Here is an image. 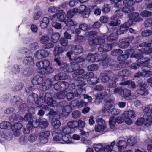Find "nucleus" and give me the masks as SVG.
<instances>
[{"label":"nucleus","mask_w":152,"mask_h":152,"mask_svg":"<svg viewBox=\"0 0 152 152\" xmlns=\"http://www.w3.org/2000/svg\"><path fill=\"white\" fill-rule=\"evenodd\" d=\"M62 138L61 139L65 142L68 143L72 142V138L69 134H62Z\"/></svg>","instance_id":"79ce46f5"},{"label":"nucleus","mask_w":152,"mask_h":152,"mask_svg":"<svg viewBox=\"0 0 152 152\" xmlns=\"http://www.w3.org/2000/svg\"><path fill=\"white\" fill-rule=\"evenodd\" d=\"M112 20L108 24L109 26H114L119 25L120 23V21L117 19L115 16H113L110 18Z\"/></svg>","instance_id":"72a5a7b5"},{"label":"nucleus","mask_w":152,"mask_h":152,"mask_svg":"<svg viewBox=\"0 0 152 152\" xmlns=\"http://www.w3.org/2000/svg\"><path fill=\"white\" fill-rule=\"evenodd\" d=\"M127 142L130 146H132L136 143L137 140L135 137L131 136L128 139Z\"/></svg>","instance_id":"13d9d810"},{"label":"nucleus","mask_w":152,"mask_h":152,"mask_svg":"<svg viewBox=\"0 0 152 152\" xmlns=\"http://www.w3.org/2000/svg\"><path fill=\"white\" fill-rule=\"evenodd\" d=\"M22 126L23 125L21 123L18 122L14 123L12 126H11V128L13 131H16L19 130Z\"/></svg>","instance_id":"a18cd8bd"},{"label":"nucleus","mask_w":152,"mask_h":152,"mask_svg":"<svg viewBox=\"0 0 152 152\" xmlns=\"http://www.w3.org/2000/svg\"><path fill=\"white\" fill-rule=\"evenodd\" d=\"M112 48V45L111 44L104 43L102 45L101 44L98 48V50L100 52H106L110 50Z\"/></svg>","instance_id":"4be33fe9"},{"label":"nucleus","mask_w":152,"mask_h":152,"mask_svg":"<svg viewBox=\"0 0 152 152\" xmlns=\"http://www.w3.org/2000/svg\"><path fill=\"white\" fill-rule=\"evenodd\" d=\"M113 99L110 98L104 100V104L102 108L103 113H105L108 111L112 107L113 104Z\"/></svg>","instance_id":"4468645a"},{"label":"nucleus","mask_w":152,"mask_h":152,"mask_svg":"<svg viewBox=\"0 0 152 152\" xmlns=\"http://www.w3.org/2000/svg\"><path fill=\"white\" fill-rule=\"evenodd\" d=\"M38 71L40 73L43 74H49L52 73L53 71V69L50 65L45 68H41L38 69Z\"/></svg>","instance_id":"bb28decb"},{"label":"nucleus","mask_w":152,"mask_h":152,"mask_svg":"<svg viewBox=\"0 0 152 152\" xmlns=\"http://www.w3.org/2000/svg\"><path fill=\"white\" fill-rule=\"evenodd\" d=\"M119 35L117 32L116 33H111L109 36H107V35L102 34L103 37L105 41V39H106L107 40L110 42L116 40L118 37V35Z\"/></svg>","instance_id":"aec40b11"},{"label":"nucleus","mask_w":152,"mask_h":152,"mask_svg":"<svg viewBox=\"0 0 152 152\" xmlns=\"http://www.w3.org/2000/svg\"><path fill=\"white\" fill-rule=\"evenodd\" d=\"M98 55H100L99 57L100 59H99V61H101V63L104 66H106L107 65V63L105 61L107 57V56L106 54H103L101 53L100 54H99Z\"/></svg>","instance_id":"37998d69"},{"label":"nucleus","mask_w":152,"mask_h":152,"mask_svg":"<svg viewBox=\"0 0 152 152\" xmlns=\"http://www.w3.org/2000/svg\"><path fill=\"white\" fill-rule=\"evenodd\" d=\"M68 77V75L66 73L63 72H60L56 74L54 77V79L57 81L64 80L67 79Z\"/></svg>","instance_id":"b1692460"},{"label":"nucleus","mask_w":152,"mask_h":152,"mask_svg":"<svg viewBox=\"0 0 152 152\" xmlns=\"http://www.w3.org/2000/svg\"><path fill=\"white\" fill-rule=\"evenodd\" d=\"M77 121L75 120L70 121L67 123V125L71 129L77 128Z\"/></svg>","instance_id":"e2e57ef3"},{"label":"nucleus","mask_w":152,"mask_h":152,"mask_svg":"<svg viewBox=\"0 0 152 152\" xmlns=\"http://www.w3.org/2000/svg\"><path fill=\"white\" fill-rule=\"evenodd\" d=\"M49 22V18L46 17H44L42 19L40 26L41 28H45L47 26Z\"/></svg>","instance_id":"ea45409f"},{"label":"nucleus","mask_w":152,"mask_h":152,"mask_svg":"<svg viewBox=\"0 0 152 152\" xmlns=\"http://www.w3.org/2000/svg\"><path fill=\"white\" fill-rule=\"evenodd\" d=\"M84 70L80 68L76 71H74L72 77L73 82L72 83V85L78 86L79 88L77 91V92H76L75 95L76 96H78L80 94V93L82 90V87H83L86 84V83L83 80H81V76L84 73Z\"/></svg>","instance_id":"f03ea898"},{"label":"nucleus","mask_w":152,"mask_h":152,"mask_svg":"<svg viewBox=\"0 0 152 152\" xmlns=\"http://www.w3.org/2000/svg\"><path fill=\"white\" fill-rule=\"evenodd\" d=\"M130 95H131L130 90L126 88L122 89L120 94V95L121 97L127 100H129Z\"/></svg>","instance_id":"5701e85b"},{"label":"nucleus","mask_w":152,"mask_h":152,"mask_svg":"<svg viewBox=\"0 0 152 152\" xmlns=\"http://www.w3.org/2000/svg\"><path fill=\"white\" fill-rule=\"evenodd\" d=\"M50 134L49 131L42 132L38 134V136L40 137V142L41 143L45 144L47 142L48 140V137Z\"/></svg>","instance_id":"2eb2a0df"},{"label":"nucleus","mask_w":152,"mask_h":152,"mask_svg":"<svg viewBox=\"0 0 152 152\" xmlns=\"http://www.w3.org/2000/svg\"><path fill=\"white\" fill-rule=\"evenodd\" d=\"M68 87V83L64 81H59L55 83L53 86V88L56 91H64Z\"/></svg>","instance_id":"1a4fd4ad"},{"label":"nucleus","mask_w":152,"mask_h":152,"mask_svg":"<svg viewBox=\"0 0 152 152\" xmlns=\"http://www.w3.org/2000/svg\"><path fill=\"white\" fill-rule=\"evenodd\" d=\"M107 95V93L105 91H104L95 95V103L97 104H99L102 102L103 99L106 97Z\"/></svg>","instance_id":"a211bd4d"},{"label":"nucleus","mask_w":152,"mask_h":152,"mask_svg":"<svg viewBox=\"0 0 152 152\" xmlns=\"http://www.w3.org/2000/svg\"><path fill=\"white\" fill-rule=\"evenodd\" d=\"M22 99L18 96H14L12 98L11 102V103L17 105L20 104L22 102Z\"/></svg>","instance_id":"4c0bfd02"},{"label":"nucleus","mask_w":152,"mask_h":152,"mask_svg":"<svg viewBox=\"0 0 152 152\" xmlns=\"http://www.w3.org/2000/svg\"><path fill=\"white\" fill-rule=\"evenodd\" d=\"M100 55L95 53L94 54L91 53H89L87 55L86 59L90 63L97 62L99 61L100 59L99 58Z\"/></svg>","instance_id":"f3484780"},{"label":"nucleus","mask_w":152,"mask_h":152,"mask_svg":"<svg viewBox=\"0 0 152 152\" xmlns=\"http://www.w3.org/2000/svg\"><path fill=\"white\" fill-rule=\"evenodd\" d=\"M94 76V73L92 72H88L86 74H84L81 76V80L84 79H90L91 78Z\"/></svg>","instance_id":"3c124183"},{"label":"nucleus","mask_w":152,"mask_h":152,"mask_svg":"<svg viewBox=\"0 0 152 152\" xmlns=\"http://www.w3.org/2000/svg\"><path fill=\"white\" fill-rule=\"evenodd\" d=\"M52 22V26L55 28L57 29H60L61 27V24L59 22L58 20H55L54 19Z\"/></svg>","instance_id":"5fc2aeb1"},{"label":"nucleus","mask_w":152,"mask_h":152,"mask_svg":"<svg viewBox=\"0 0 152 152\" xmlns=\"http://www.w3.org/2000/svg\"><path fill=\"white\" fill-rule=\"evenodd\" d=\"M53 94L49 92L40 94L38 97V95L35 93L31 94L28 97V103L34 104L35 107L44 109L46 110H49L51 107H54L53 100L52 98Z\"/></svg>","instance_id":"f257e3e1"},{"label":"nucleus","mask_w":152,"mask_h":152,"mask_svg":"<svg viewBox=\"0 0 152 152\" xmlns=\"http://www.w3.org/2000/svg\"><path fill=\"white\" fill-rule=\"evenodd\" d=\"M64 23L66 25L69 27L76 25L77 24L76 22L74 21L70 18H67Z\"/></svg>","instance_id":"8fccbe9b"},{"label":"nucleus","mask_w":152,"mask_h":152,"mask_svg":"<svg viewBox=\"0 0 152 152\" xmlns=\"http://www.w3.org/2000/svg\"><path fill=\"white\" fill-rule=\"evenodd\" d=\"M86 39L84 36L77 35L75 37V41L76 42H81L85 41Z\"/></svg>","instance_id":"338daca9"},{"label":"nucleus","mask_w":152,"mask_h":152,"mask_svg":"<svg viewBox=\"0 0 152 152\" xmlns=\"http://www.w3.org/2000/svg\"><path fill=\"white\" fill-rule=\"evenodd\" d=\"M85 61V59L81 57L75 58L71 60V63L78 64L79 63L83 62Z\"/></svg>","instance_id":"052dcab7"},{"label":"nucleus","mask_w":152,"mask_h":152,"mask_svg":"<svg viewBox=\"0 0 152 152\" xmlns=\"http://www.w3.org/2000/svg\"><path fill=\"white\" fill-rule=\"evenodd\" d=\"M129 18L128 20H130L133 23V21L135 22H139L142 20V19L139 16V13L136 12H134L132 13L129 14L128 15Z\"/></svg>","instance_id":"dca6fc26"},{"label":"nucleus","mask_w":152,"mask_h":152,"mask_svg":"<svg viewBox=\"0 0 152 152\" xmlns=\"http://www.w3.org/2000/svg\"><path fill=\"white\" fill-rule=\"evenodd\" d=\"M132 23L131 20H128L123 24L121 25L120 28L117 31V34L120 35L125 33L128 28L132 25Z\"/></svg>","instance_id":"6e6552de"},{"label":"nucleus","mask_w":152,"mask_h":152,"mask_svg":"<svg viewBox=\"0 0 152 152\" xmlns=\"http://www.w3.org/2000/svg\"><path fill=\"white\" fill-rule=\"evenodd\" d=\"M33 60L31 56H27L24 58L23 62L26 66H33L34 65Z\"/></svg>","instance_id":"393cba45"},{"label":"nucleus","mask_w":152,"mask_h":152,"mask_svg":"<svg viewBox=\"0 0 152 152\" xmlns=\"http://www.w3.org/2000/svg\"><path fill=\"white\" fill-rule=\"evenodd\" d=\"M66 93L64 91H61L58 92L56 94V96L57 98L59 99H64L66 96Z\"/></svg>","instance_id":"0e129e2a"},{"label":"nucleus","mask_w":152,"mask_h":152,"mask_svg":"<svg viewBox=\"0 0 152 152\" xmlns=\"http://www.w3.org/2000/svg\"><path fill=\"white\" fill-rule=\"evenodd\" d=\"M129 74V72L126 69H124L118 72V74L111 75L110 79L112 81L116 82L117 83L121 86H124L126 83V78Z\"/></svg>","instance_id":"7ed1b4c3"},{"label":"nucleus","mask_w":152,"mask_h":152,"mask_svg":"<svg viewBox=\"0 0 152 152\" xmlns=\"http://www.w3.org/2000/svg\"><path fill=\"white\" fill-rule=\"evenodd\" d=\"M33 72V69L31 68H25L23 71L22 73L23 75L25 76H28L31 75Z\"/></svg>","instance_id":"09e8293b"},{"label":"nucleus","mask_w":152,"mask_h":152,"mask_svg":"<svg viewBox=\"0 0 152 152\" xmlns=\"http://www.w3.org/2000/svg\"><path fill=\"white\" fill-rule=\"evenodd\" d=\"M136 91L137 94L142 95H146L148 94V90L143 87L142 84L140 85L139 87L136 90Z\"/></svg>","instance_id":"473e14b6"},{"label":"nucleus","mask_w":152,"mask_h":152,"mask_svg":"<svg viewBox=\"0 0 152 152\" xmlns=\"http://www.w3.org/2000/svg\"><path fill=\"white\" fill-rule=\"evenodd\" d=\"M104 38L102 34L101 35L99 36H96L95 37L91 39V40H89V44L92 46L101 44L105 42Z\"/></svg>","instance_id":"9b49d317"},{"label":"nucleus","mask_w":152,"mask_h":152,"mask_svg":"<svg viewBox=\"0 0 152 152\" xmlns=\"http://www.w3.org/2000/svg\"><path fill=\"white\" fill-rule=\"evenodd\" d=\"M134 10V8L133 7H128L126 6L123 8L122 10L123 12L129 14H130L131 12L133 11Z\"/></svg>","instance_id":"6e6d98bb"},{"label":"nucleus","mask_w":152,"mask_h":152,"mask_svg":"<svg viewBox=\"0 0 152 152\" xmlns=\"http://www.w3.org/2000/svg\"><path fill=\"white\" fill-rule=\"evenodd\" d=\"M59 118L57 117L55 118L53 117L51 121V125L52 126L56 129L59 128L61 125L60 121L58 119Z\"/></svg>","instance_id":"2f4dec72"},{"label":"nucleus","mask_w":152,"mask_h":152,"mask_svg":"<svg viewBox=\"0 0 152 152\" xmlns=\"http://www.w3.org/2000/svg\"><path fill=\"white\" fill-rule=\"evenodd\" d=\"M64 51V50L62 47L57 46L55 48L54 50V56L56 57L57 56H59V54L62 53Z\"/></svg>","instance_id":"a19ab883"},{"label":"nucleus","mask_w":152,"mask_h":152,"mask_svg":"<svg viewBox=\"0 0 152 152\" xmlns=\"http://www.w3.org/2000/svg\"><path fill=\"white\" fill-rule=\"evenodd\" d=\"M55 17H57L58 18L61 22H64L67 18L66 14L62 10H59L57 14L55 13L54 15L50 16V19L52 20L54 19Z\"/></svg>","instance_id":"f8f14e48"},{"label":"nucleus","mask_w":152,"mask_h":152,"mask_svg":"<svg viewBox=\"0 0 152 152\" xmlns=\"http://www.w3.org/2000/svg\"><path fill=\"white\" fill-rule=\"evenodd\" d=\"M122 117H129L131 118H134L136 117L135 112L133 110L126 111L122 115Z\"/></svg>","instance_id":"cd10ccee"},{"label":"nucleus","mask_w":152,"mask_h":152,"mask_svg":"<svg viewBox=\"0 0 152 152\" xmlns=\"http://www.w3.org/2000/svg\"><path fill=\"white\" fill-rule=\"evenodd\" d=\"M134 39V37L133 36L120 39L119 41L118 46L121 48H126L129 45L130 42L132 41Z\"/></svg>","instance_id":"39448f33"},{"label":"nucleus","mask_w":152,"mask_h":152,"mask_svg":"<svg viewBox=\"0 0 152 152\" xmlns=\"http://www.w3.org/2000/svg\"><path fill=\"white\" fill-rule=\"evenodd\" d=\"M72 52L75 55H78L83 51V49L81 46L79 45L73 46L71 48Z\"/></svg>","instance_id":"a878e982"},{"label":"nucleus","mask_w":152,"mask_h":152,"mask_svg":"<svg viewBox=\"0 0 152 152\" xmlns=\"http://www.w3.org/2000/svg\"><path fill=\"white\" fill-rule=\"evenodd\" d=\"M61 68L65 72H72L71 65L69 64L63 63Z\"/></svg>","instance_id":"c9c22d12"},{"label":"nucleus","mask_w":152,"mask_h":152,"mask_svg":"<svg viewBox=\"0 0 152 152\" xmlns=\"http://www.w3.org/2000/svg\"><path fill=\"white\" fill-rule=\"evenodd\" d=\"M74 106L77 108H81L88 105V103L87 102H83V101H79L78 100H75L73 102Z\"/></svg>","instance_id":"e433bc0d"},{"label":"nucleus","mask_w":152,"mask_h":152,"mask_svg":"<svg viewBox=\"0 0 152 152\" xmlns=\"http://www.w3.org/2000/svg\"><path fill=\"white\" fill-rule=\"evenodd\" d=\"M1 137L8 140H11L12 139V134L9 130L5 131L4 133H0Z\"/></svg>","instance_id":"7c9ffc66"},{"label":"nucleus","mask_w":152,"mask_h":152,"mask_svg":"<svg viewBox=\"0 0 152 152\" xmlns=\"http://www.w3.org/2000/svg\"><path fill=\"white\" fill-rule=\"evenodd\" d=\"M112 74L111 71H106L103 73L101 74L100 76V79L103 82L106 83L109 80H111L110 79L111 74Z\"/></svg>","instance_id":"6ab92c4d"},{"label":"nucleus","mask_w":152,"mask_h":152,"mask_svg":"<svg viewBox=\"0 0 152 152\" xmlns=\"http://www.w3.org/2000/svg\"><path fill=\"white\" fill-rule=\"evenodd\" d=\"M33 120L32 115L31 114L27 113L26 114L23 120L26 121L28 122V124H31V122Z\"/></svg>","instance_id":"4d7b16f0"},{"label":"nucleus","mask_w":152,"mask_h":152,"mask_svg":"<svg viewBox=\"0 0 152 152\" xmlns=\"http://www.w3.org/2000/svg\"><path fill=\"white\" fill-rule=\"evenodd\" d=\"M97 124L95 126V130L97 132H102L106 128V125L104 120L101 118H98L96 121Z\"/></svg>","instance_id":"0eeeda50"},{"label":"nucleus","mask_w":152,"mask_h":152,"mask_svg":"<svg viewBox=\"0 0 152 152\" xmlns=\"http://www.w3.org/2000/svg\"><path fill=\"white\" fill-rule=\"evenodd\" d=\"M99 79L98 78L94 76L91 78L90 80H88L87 81L89 85L93 86L97 84L99 82Z\"/></svg>","instance_id":"c03bdc74"},{"label":"nucleus","mask_w":152,"mask_h":152,"mask_svg":"<svg viewBox=\"0 0 152 152\" xmlns=\"http://www.w3.org/2000/svg\"><path fill=\"white\" fill-rule=\"evenodd\" d=\"M78 124L77 128H78L79 129L82 130L85 126V123L84 121H83L81 120H79L77 121Z\"/></svg>","instance_id":"774afa93"},{"label":"nucleus","mask_w":152,"mask_h":152,"mask_svg":"<svg viewBox=\"0 0 152 152\" xmlns=\"http://www.w3.org/2000/svg\"><path fill=\"white\" fill-rule=\"evenodd\" d=\"M39 127L44 129L48 126L49 123L48 120L44 118H39Z\"/></svg>","instance_id":"f704fd0d"},{"label":"nucleus","mask_w":152,"mask_h":152,"mask_svg":"<svg viewBox=\"0 0 152 152\" xmlns=\"http://www.w3.org/2000/svg\"><path fill=\"white\" fill-rule=\"evenodd\" d=\"M116 145L118 147L119 151L121 152L122 149L125 148L127 146V144L126 141L120 140L116 143Z\"/></svg>","instance_id":"c85d7f7f"},{"label":"nucleus","mask_w":152,"mask_h":152,"mask_svg":"<svg viewBox=\"0 0 152 152\" xmlns=\"http://www.w3.org/2000/svg\"><path fill=\"white\" fill-rule=\"evenodd\" d=\"M145 66H144L142 68V76L145 77H148L152 75V71L146 70L145 69Z\"/></svg>","instance_id":"603ef678"},{"label":"nucleus","mask_w":152,"mask_h":152,"mask_svg":"<svg viewBox=\"0 0 152 152\" xmlns=\"http://www.w3.org/2000/svg\"><path fill=\"white\" fill-rule=\"evenodd\" d=\"M11 126V123L7 121H3L0 124V128L2 129H10Z\"/></svg>","instance_id":"58836bf2"},{"label":"nucleus","mask_w":152,"mask_h":152,"mask_svg":"<svg viewBox=\"0 0 152 152\" xmlns=\"http://www.w3.org/2000/svg\"><path fill=\"white\" fill-rule=\"evenodd\" d=\"M60 37V34L58 33H56L52 35L51 39L53 42L56 43L59 40Z\"/></svg>","instance_id":"680f3d73"},{"label":"nucleus","mask_w":152,"mask_h":152,"mask_svg":"<svg viewBox=\"0 0 152 152\" xmlns=\"http://www.w3.org/2000/svg\"><path fill=\"white\" fill-rule=\"evenodd\" d=\"M125 83H126L124 85V86L128 85L129 87L133 89L135 88L136 85L134 81L129 80L126 81Z\"/></svg>","instance_id":"69168bd1"},{"label":"nucleus","mask_w":152,"mask_h":152,"mask_svg":"<svg viewBox=\"0 0 152 152\" xmlns=\"http://www.w3.org/2000/svg\"><path fill=\"white\" fill-rule=\"evenodd\" d=\"M113 99L110 98L104 100V104L102 108L103 113H105L108 111L112 107L113 104Z\"/></svg>","instance_id":"ddd939ff"},{"label":"nucleus","mask_w":152,"mask_h":152,"mask_svg":"<svg viewBox=\"0 0 152 152\" xmlns=\"http://www.w3.org/2000/svg\"><path fill=\"white\" fill-rule=\"evenodd\" d=\"M32 127L31 124H27L26 128L23 129V131L24 133L28 134L30 133V131L32 130Z\"/></svg>","instance_id":"864d4df0"},{"label":"nucleus","mask_w":152,"mask_h":152,"mask_svg":"<svg viewBox=\"0 0 152 152\" xmlns=\"http://www.w3.org/2000/svg\"><path fill=\"white\" fill-rule=\"evenodd\" d=\"M52 135L54 141H60L61 140L62 138V134L58 133L55 131L52 133Z\"/></svg>","instance_id":"de8ad7c7"},{"label":"nucleus","mask_w":152,"mask_h":152,"mask_svg":"<svg viewBox=\"0 0 152 152\" xmlns=\"http://www.w3.org/2000/svg\"><path fill=\"white\" fill-rule=\"evenodd\" d=\"M110 10V7L107 4H104L102 7V11L104 13H107Z\"/></svg>","instance_id":"bf43d9fd"},{"label":"nucleus","mask_w":152,"mask_h":152,"mask_svg":"<svg viewBox=\"0 0 152 152\" xmlns=\"http://www.w3.org/2000/svg\"><path fill=\"white\" fill-rule=\"evenodd\" d=\"M115 143L116 142L113 141L111 142L110 145H106L104 148H102V145L101 144L94 145V147L96 152H107L108 151L110 152V151L113 149Z\"/></svg>","instance_id":"20e7f679"},{"label":"nucleus","mask_w":152,"mask_h":152,"mask_svg":"<svg viewBox=\"0 0 152 152\" xmlns=\"http://www.w3.org/2000/svg\"><path fill=\"white\" fill-rule=\"evenodd\" d=\"M43 81V78L39 75H36L32 80V83L34 85H37L41 83Z\"/></svg>","instance_id":"c756f323"},{"label":"nucleus","mask_w":152,"mask_h":152,"mask_svg":"<svg viewBox=\"0 0 152 152\" xmlns=\"http://www.w3.org/2000/svg\"><path fill=\"white\" fill-rule=\"evenodd\" d=\"M74 10L77 12L82 14L83 17L85 18H87L89 16V11L87 7L85 5H80L77 8H75Z\"/></svg>","instance_id":"9d476101"},{"label":"nucleus","mask_w":152,"mask_h":152,"mask_svg":"<svg viewBox=\"0 0 152 152\" xmlns=\"http://www.w3.org/2000/svg\"><path fill=\"white\" fill-rule=\"evenodd\" d=\"M123 53V51L120 49H113L111 52V55L113 56H119V57Z\"/></svg>","instance_id":"49530a36"},{"label":"nucleus","mask_w":152,"mask_h":152,"mask_svg":"<svg viewBox=\"0 0 152 152\" xmlns=\"http://www.w3.org/2000/svg\"><path fill=\"white\" fill-rule=\"evenodd\" d=\"M52 84V80L50 78L46 79L42 83V89L43 91L49 89Z\"/></svg>","instance_id":"412c9836"},{"label":"nucleus","mask_w":152,"mask_h":152,"mask_svg":"<svg viewBox=\"0 0 152 152\" xmlns=\"http://www.w3.org/2000/svg\"><path fill=\"white\" fill-rule=\"evenodd\" d=\"M71 87L72 88V89L70 88L71 90V91L74 90V93H73L69 92L67 93L66 94V96L67 100L69 101H71L74 98L75 96L77 98H80L81 97V96L83 94L82 92L83 91V87H82V90L80 93V94L78 96H76L75 95L76 93V92H77V91H78V89H79L78 86L75 85H72V83Z\"/></svg>","instance_id":"423d86ee"}]
</instances>
